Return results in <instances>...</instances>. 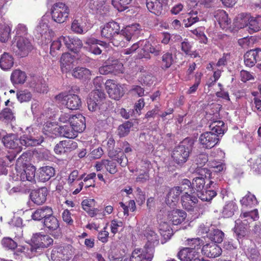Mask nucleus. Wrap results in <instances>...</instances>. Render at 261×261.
<instances>
[{"label":"nucleus","instance_id":"f8f14e48","mask_svg":"<svg viewBox=\"0 0 261 261\" xmlns=\"http://www.w3.org/2000/svg\"><path fill=\"white\" fill-rule=\"evenodd\" d=\"M190 181L187 179H185L181 186L171 188L167 196V203L172 205V203H173V205H175V203L178 201L179 196L180 194L182 195L184 193L187 194L188 192H189V190L190 191H192L190 188Z\"/></svg>","mask_w":261,"mask_h":261},{"label":"nucleus","instance_id":"4c0bfd02","mask_svg":"<svg viewBox=\"0 0 261 261\" xmlns=\"http://www.w3.org/2000/svg\"><path fill=\"white\" fill-rule=\"evenodd\" d=\"M55 173L54 168L50 166H44L40 168L39 170V178L40 181L45 182L48 180Z\"/></svg>","mask_w":261,"mask_h":261},{"label":"nucleus","instance_id":"774afa93","mask_svg":"<svg viewBox=\"0 0 261 261\" xmlns=\"http://www.w3.org/2000/svg\"><path fill=\"white\" fill-rule=\"evenodd\" d=\"M173 61L172 55L166 53L162 56V67L163 68H168L171 65Z\"/></svg>","mask_w":261,"mask_h":261},{"label":"nucleus","instance_id":"b1692460","mask_svg":"<svg viewBox=\"0 0 261 261\" xmlns=\"http://www.w3.org/2000/svg\"><path fill=\"white\" fill-rule=\"evenodd\" d=\"M217 183L211 180L209 184L206 186V190L196 193V197H198L202 201H210L217 195L215 189L217 188Z\"/></svg>","mask_w":261,"mask_h":261},{"label":"nucleus","instance_id":"680f3d73","mask_svg":"<svg viewBox=\"0 0 261 261\" xmlns=\"http://www.w3.org/2000/svg\"><path fill=\"white\" fill-rule=\"evenodd\" d=\"M14 158L15 156H6L3 161L0 160V175L7 173L6 167L14 160Z\"/></svg>","mask_w":261,"mask_h":261},{"label":"nucleus","instance_id":"6e6d98bb","mask_svg":"<svg viewBox=\"0 0 261 261\" xmlns=\"http://www.w3.org/2000/svg\"><path fill=\"white\" fill-rule=\"evenodd\" d=\"M17 98L22 103L30 101L32 97V93L28 90H20L17 92Z\"/></svg>","mask_w":261,"mask_h":261},{"label":"nucleus","instance_id":"3c124183","mask_svg":"<svg viewBox=\"0 0 261 261\" xmlns=\"http://www.w3.org/2000/svg\"><path fill=\"white\" fill-rule=\"evenodd\" d=\"M159 230L161 235L165 239H169L173 234V230L170 225L167 222H163L160 224Z\"/></svg>","mask_w":261,"mask_h":261},{"label":"nucleus","instance_id":"393cba45","mask_svg":"<svg viewBox=\"0 0 261 261\" xmlns=\"http://www.w3.org/2000/svg\"><path fill=\"white\" fill-rule=\"evenodd\" d=\"M201 252L208 257L215 258L221 254L222 250L218 245L211 242L203 246Z\"/></svg>","mask_w":261,"mask_h":261},{"label":"nucleus","instance_id":"7c9ffc66","mask_svg":"<svg viewBox=\"0 0 261 261\" xmlns=\"http://www.w3.org/2000/svg\"><path fill=\"white\" fill-rule=\"evenodd\" d=\"M71 126H73L75 129L74 132L77 133H82L86 128V120L84 116L81 114H77L72 116L71 119Z\"/></svg>","mask_w":261,"mask_h":261},{"label":"nucleus","instance_id":"423d86ee","mask_svg":"<svg viewBox=\"0 0 261 261\" xmlns=\"http://www.w3.org/2000/svg\"><path fill=\"white\" fill-rule=\"evenodd\" d=\"M193 142L191 140L185 139L175 147L172 153V158L178 165L185 163L189 158Z\"/></svg>","mask_w":261,"mask_h":261},{"label":"nucleus","instance_id":"4be33fe9","mask_svg":"<svg viewBox=\"0 0 261 261\" xmlns=\"http://www.w3.org/2000/svg\"><path fill=\"white\" fill-rule=\"evenodd\" d=\"M87 19L84 17L76 16L72 22L71 30L75 33L83 34L86 33L90 29Z\"/></svg>","mask_w":261,"mask_h":261},{"label":"nucleus","instance_id":"de8ad7c7","mask_svg":"<svg viewBox=\"0 0 261 261\" xmlns=\"http://www.w3.org/2000/svg\"><path fill=\"white\" fill-rule=\"evenodd\" d=\"M205 184V179L202 176L194 178L193 180L192 184H191L190 186L192 191H190L189 190V192H190L191 193H193L194 192H193V191H194V189L196 191V193L202 191Z\"/></svg>","mask_w":261,"mask_h":261},{"label":"nucleus","instance_id":"cd10ccee","mask_svg":"<svg viewBox=\"0 0 261 261\" xmlns=\"http://www.w3.org/2000/svg\"><path fill=\"white\" fill-rule=\"evenodd\" d=\"M143 234L144 239L147 241L145 247L147 248H152L154 250V246L159 244V236L150 227L147 228Z\"/></svg>","mask_w":261,"mask_h":261},{"label":"nucleus","instance_id":"bf43d9fd","mask_svg":"<svg viewBox=\"0 0 261 261\" xmlns=\"http://www.w3.org/2000/svg\"><path fill=\"white\" fill-rule=\"evenodd\" d=\"M83 176L79 178V171L77 170H74L70 173L67 179V184L70 186L71 190H73L75 188L74 181L81 180Z\"/></svg>","mask_w":261,"mask_h":261},{"label":"nucleus","instance_id":"864d4df0","mask_svg":"<svg viewBox=\"0 0 261 261\" xmlns=\"http://www.w3.org/2000/svg\"><path fill=\"white\" fill-rule=\"evenodd\" d=\"M91 75L90 71L86 68L77 67L72 72V75L77 79H88Z\"/></svg>","mask_w":261,"mask_h":261},{"label":"nucleus","instance_id":"79ce46f5","mask_svg":"<svg viewBox=\"0 0 261 261\" xmlns=\"http://www.w3.org/2000/svg\"><path fill=\"white\" fill-rule=\"evenodd\" d=\"M240 203L243 208H251L257 204V201L253 194L248 192L240 200Z\"/></svg>","mask_w":261,"mask_h":261},{"label":"nucleus","instance_id":"2f4dec72","mask_svg":"<svg viewBox=\"0 0 261 261\" xmlns=\"http://www.w3.org/2000/svg\"><path fill=\"white\" fill-rule=\"evenodd\" d=\"M65 45L70 50L78 53L83 47L82 40L77 37L65 36Z\"/></svg>","mask_w":261,"mask_h":261},{"label":"nucleus","instance_id":"473e14b6","mask_svg":"<svg viewBox=\"0 0 261 261\" xmlns=\"http://www.w3.org/2000/svg\"><path fill=\"white\" fill-rule=\"evenodd\" d=\"M187 217L186 213L180 210H174L170 212L168 215V220L173 225H178L183 222Z\"/></svg>","mask_w":261,"mask_h":261},{"label":"nucleus","instance_id":"a18cd8bd","mask_svg":"<svg viewBox=\"0 0 261 261\" xmlns=\"http://www.w3.org/2000/svg\"><path fill=\"white\" fill-rule=\"evenodd\" d=\"M148 10L156 15H160L162 11V5L157 0H146Z\"/></svg>","mask_w":261,"mask_h":261},{"label":"nucleus","instance_id":"0e129e2a","mask_svg":"<svg viewBox=\"0 0 261 261\" xmlns=\"http://www.w3.org/2000/svg\"><path fill=\"white\" fill-rule=\"evenodd\" d=\"M115 140L113 138H110L107 141V146L108 151V156L110 158H113L116 156L117 151L114 150V147L115 146Z\"/></svg>","mask_w":261,"mask_h":261},{"label":"nucleus","instance_id":"412c9836","mask_svg":"<svg viewBox=\"0 0 261 261\" xmlns=\"http://www.w3.org/2000/svg\"><path fill=\"white\" fill-rule=\"evenodd\" d=\"M85 43L86 46L84 48L90 53L95 55H99L101 54L102 52L101 49L98 45L104 47H107L108 45L107 43L92 37L86 38Z\"/></svg>","mask_w":261,"mask_h":261},{"label":"nucleus","instance_id":"c9c22d12","mask_svg":"<svg viewBox=\"0 0 261 261\" xmlns=\"http://www.w3.org/2000/svg\"><path fill=\"white\" fill-rule=\"evenodd\" d=\"M53 214V210L49 206H43L36 210L32 214V218L35 221L45 219L47 216Z\"/></svg>","mask_w":261,"mask_h":261},{"label":"nucleus","instance_id":"052dcab7","mask_svg":"<svg viewBox=\"0 0 261 261\" xmlns=\"http://www.w3.org/2000/svg\"><path fill=\"white\" fill-rule=\"evenodd\" d=\"M132 0H112V4L119 11H123L127 8V6Z\"/></svg>","mask_w":261,"mask_h":261},{"label":"nucleus","instance_id":"1a4fd4ad","mask_svg":"<svg viewBox=\"0 0 261 261\" xmlns=\"http://www.w3.org/2000/svg\"><path fill=\"white\" fill-rule=\"evenodd\" d=\"M35 32L38 37L45 44L50 42L55 35V33L50 28L48 16L44 15L39 21L36 27Z\"/></svg>","mask_w":261,"mask_h":261},{"label":"nucleus","instance_id":"6ab92c4d","mask_svg":"<svg viewBox=\"0 0 261 261\" xmlns=\"http://www.w3.org/2000/svg\"><path fill=\"white\" fill-rule=\"evenodd\" d=\"M105 85L108 93L112 99L119 100L124 93L122 86L114 80H107Z\"/></svg>","mask_w":261,"mask_h":261},{"label":"nucleus","instance_id":"8fccbe9b","mask_svg":"<svg viewBox=\"0 0 261 261\" xmlns=\"http://www.w3.org/2000/svg\"><path fill=\"white\" fill-rule=\"evenodd\" d=\"M15 36L13 39L23 38L24 37H30L28 34V29L27 25L23 23H18L14 30Z\"/></svg>","mask_w":261,"mask_h":261},{"label":"nucleus","instance_id":"4468645a","mask_svg":"<svg viewBox=\"0 0 261 261\" xmlns=\"http://www.w3.org/2000/svg\"><path fill=\"white\" fill-rule=\"evenodd\" d=\"M195 192H188L181 195V204L182 206L188 211L193 212L195 215H199L202 213L198 206V200Z\"/></svg>","mask_w":261,"mask_h":261},{"label":"nucleus","instance_id":"a19ab883","mask_svg":"<svg viewBox=\"0 0 261 261\" xmlns=\"http://www.w3.org/2000/svg\"><path fill=\"white\" fill-rule=\"evenodd\" d=\"M261 30V15L253 17L249 15V30L250 34Z\"/></svg>","mask_w":261,"mask_h":261},{"label":"nucleus","instance_id":"5701e85b","mask_svg":"<svg viewBox=\"0 0 261 261\" xmlns=\"http://www.w3.org/2000/svg\"><path fill=\"white\" fill-rule=\"evenodd\" d=\"M94 167L97 171H101L105 169L107 172L112 174H114L117 172L116 162L108 159L97 161Z\"/></svg>","mask_w":261,"mask_h":261},{"label":"nucleus","instance_id":"bb28decb","mask_svg":"<svg viewBox=\"0 0 261 261\" xmlns=\"http://www.w3.org/2000/svg\"><path fill=\"white\" fill-rule=\"evenodd\" d=\"M48 191L46 188H42L39 189L34 190L30 194L31 200L37 205L42 204L46 200Z\"/></svg>","mask_w":261,"mask_h":261},{"label":"nucleus","instance_id":"e2e57ef3","mask_svg":"<svg viewBox=\"0 0 261 261\" xmlns=\"http://www.w3.org/2000/svg\"><path fill=\"white\" fill-rule=\"evenodd\" d=\"M2 244L7 250H14L17 246V243L10 238H4L2 241Z\"/></svg>","mask_w":261,"mask_h":261},{"label":"nucleus","instance_id":"7ed1b4c3","mask_svg":"<svg viewBox=\"0 0 261 261\" xmlns=\"http://www.w3.org/2000/svg\"><path fill=\"white\" fill-rule=\"evenodd\" d=\"M30 154L23 153L17 160L15 166V173L13 179L14 180H28L35 181L36 168L34 166L27 165Z\"/></svg>","mask_w":261,"mask_h":261},{"label":"nucleus","instance_id":"09e8293b","mask_svg":"<svg viewBox=\"0 0 261 261\" xmlns=\"http://www.w3.org/2000/svg\"><path fill=\"white\" fill-rule=\"evenodd\" d=\"M62 42L65 43V36H61L54 40L50 45V54L53 57H55L62 46Z\"/></svg>","mask_w":261,"mask_h":261},{"label":"nucleus","instance_id":"13d9d810","mask_svg":"<svg viewBox=\"0 0 261 261\" xmlns=\"http://www.w3.org/2000/svg\"><path fill=\"white\" fill-rule=\"evenodd\" d=\"M14 118V112L10 108L4 109L0 113V120L8 122Z\"/></svg>","mask_w":261,"mask_h":261},{"label":"nucleus","instance_id":"58836bf2","mask_svg":"<svg viewBox=\"0 0 261 261\" xmlns=\"http://www.w3.org/2000/svg\"><path fill=\"white\" fill-rule=\"evenodd\" d=\"M14 65V58L12 55L4 53L0 57V67L4 70L11 69Z\"/></svg>","mask_w":261,"mask_h":261},{"label":"nucleus","instance_id":"ea45409f","mask_svg":"<svg viewBox=\"0 0 261 261\" xmlns=\"http://www.w3.org/2000/svg\"><path fill=\"white\" fill-rule=\"evenodd\" d=\"M249 14L244 13L239 14L234 20L233 25L234 27L237 29L248 27V30H249Z\"/></svg>","mask_w":261,"mask_h":261},{"label":"nucleus","instance_id":"e433bc0d","mask_svg":"<svg viewBox=\"0 0 261 261\" xmlns=\"http://www.w3.org/2000/svg\"><path fill=\"white\" fill-rule=\"evenodd\" d=\"M12 25L4 22H0V41L7 42L11 36Z\"/></svg>","mask_w":261,"mask_h":261},{"label":"nucleus","instance_id":"c03bdc74","mask_svg":"<svg viewBox=\"0 0 261 261\" xmlns=\"http://www.w3.org/2000/svg\"><path fill=\"white\" fill-rule=\"evenodd\" d=\"M27 79L25 73L20 70H14L11 75V81L13 84H22Z\"/></svg>","mask_w":261,"mask_h":261},{"label":"nucleus","instance_id":"a878e982","mask_svg":"<svg viewBox=\"0 0 261 261\" xmlns=\"http://www.w3.org/2000/svg\"><path fill=\"white\" fill-rule=\"evenodd\" d=\"M106 1V0H90L88 5L93 13L103 15L109 11V9L105 4Z\"/></svg>","mask_w":261,"mask_h":261},{"label":"nucleus","instance_id":"f257e3e1","mask_svg":"<svg viewBox=\"0 0 261 261\" xmlns=\"http://www.w3.org/2000/svg\"><path fill=\"white\" fill-rule=\"evenodd\" d=\"M138 24H133L126 27L120 33V27L115 21H110L100 27V33L102 38L108 40H112L114 45L124 47L132 39V37L136 34L139 29Z\"/></svg>","mask_w":261,"mask_h":261},{"label":"nucleus","instance_id":"0eeeda50","mask_svg":"<svg viewBox=\"0 0 261 261\" xmlns=\"http://www.w3.org/2000/svg\"><path fill=\"white\" fill-rule=\"evenodd\" d=\"M139 47H142L141 50H143L144 51L143 54H141L140 56V58H149L148 53H150L155 56H158L162 50V45L161 44H154L152 45L147 40H142L136 43H134L130 48L125 50L124 51V54L129 55L132 54Z\"/></svg>","mask_w":261,"mask_h":261},{"label":"nucleus","instance_id":"72a5a7b5","mask_svg":"<svg viewBox=\"0 0 261 261\" xmlns=\"http://www.w3.org/2000/svg\"><path fill=\"white\" fill-rule=\"evenodd\" d=\"M96 202L94 199L87 198L83 200L82 206L85 211L91 217H95L98 208H95Z\"/></svg>","mask_w":261,"mask_h":261},{"label":"nucleus","instance_id":"49530a36","mask_svg":"<svg viewBox=\"0 0 261 261\" xmlns=\"http://www.w3.org/2000/svg\"><path fill=\"white\" fill-rule=\"evenodd\" d=\"M210 128L211 132H214L219 135L224 134L227 130V126L222 121L218 120L212 122L210 125Z\"/></svg>","mask_w":261,"mask_h":261},{"label":"nucleus","instance_id":"4d7b16f0","mask_svg":"<svg viewBox=\"0 0 261 261\" xmlns=\"http://www.w3.org/2000/svg\"><path fill=\"white\" fill-rule=\"evenodd\" d=\"M236 208L237 205L234 202H229L224 205L222 215L224 217H230L233 215L234 211Z\"/></svg>","mask_w":261,"mask_h":261},{"label":"nucleus","instance_id":"aec40b11","mask_svg":"<svg viewBox=\"0 0 261 261\" xmlns=\"http://www.w3.org/2000/svg\"><path fill=\"white\" fill-rule=\"evenodd\" d=\"M43 225L49 233L57 237L60 233V224L58 219L51 214L44 219Z\"/></svg>","mask_w":261,"mask_h":261},{"label":"nucleus","instance_id":"f03ea898","mask_svg":"<svg viewBox=\"0 0 261 261\" xmlns=\"http://www.w3.org/2000/svg\"><path fill=\"white\" fill-rule=\"evenodd\" d=\"M43 141L42 137L35 139L32 136H28L26 134L21 136L20 138L18 139L15 134H10L3 137V143L6 147L14 150V154L9 156L15 157L17 153L21 151L22 146L26 147L36 146L41 144Z\"/></svg>","mask_w":261,"mask_h":261},{"label":"nucleus","instance_id":"2eb2a0df","mask_svg":"<svg viewBox=\"0 0 261 261\" xmlns=\"http://www.w3.org/2000/svg\"><path fill=\"white\" fill-rule=\"evenodd\" d=\"M57 101L65 104L67 108L70 110H77L81 106V100L78 95L69 94L65 95L64 94H60L56 96Z\"/></svg>","mask_w":261,"mask_h":261},{"label":"nucleus","instance_id":"c756f323","mask_svg":"<svg viewBox=\"0 0 261 261\" xmlns=\"http://www.w3.org/2000/svg\"><path fill=\"white\" fill-rule=\"evenodd\" d=\"M214 17L223 30H227L230 28L231 21L228 18V15L225 11L223 10H217L215 12Z\"/></svg>","mask_w":261,"mask_h":261},{"label":"nucleus","instance_id":"37998d69","mask_svg":"<svg viewBox=\"0 0 261 261\" xmlns=\"http://www.w3.org/2000/svg\"><path fill=\"white\" fill-rule=\"evenodd\" d=\"M59 129L60 135L64 137L73 139L77 136L78 133L77 132H74L73 129H75L70 124L61 125Z\"/></svg>","mask_w":261,"mask_h":261},{"label":"nucleus","instance_id":"338daca9","mask_svg":"<svg viewBox=\"0 0 261 261\" xmlns=\"http://www.w3.org/2000/svg\"><path fill=\"white\" fill-rule=\"evenodd\" d=\"M131 127V123L129 122L124 123L120 125L118 128V133L120 137H124L127 135Z\"/></svg>","mask_w":261,"mask_h":261},{"label":"nucleus","instance_id":"39448f33","mask_svg":"<svg viewBox=\"0 0 261 261\" xmlns=\"http://www.w3.org/2000/svg\"><path fill=\"white\" fill-rule=\"evenodd\" d=\"M202 240L195 238L188 241L190 247L181 249L178 253V258L181 261H196L199 257L198 250L200 249Z\"/></svg>","mask_w":261,"mask_h":261},{"label":"nucleus","instance_id":"dca6fc26","mask_svg":"<svg viewBox=\"0 0 261 261\" xmlns=\"http://www.w3.org/2000/svg\"><path fill=\"white\" fill-rule=\"evenodd\" d=\"M31 241L33 243L31 247L32 252H36L37 249L47 248L53 243V240L49 236L40 233L34 234Z\"/></svg>","mask_w":261,"mask_h":261},{"label":"nucleus","instance_id":"c85d7f7f","mask_svg":"<svg viewBox=\"0 0 261 261\" xmlns=\"http://www.w3.org/2000/svg\"><path fill=\"white\" fill-rule=\"evenodd\" d=\"M74 59L69 53H64L60 58V67L63 73H67L73 67Z\"/></svg>","mask_w":261,"mask_h":261},{"label":"nucleus","instance_id":"9b49d317","mask_svg":"<svg viewBox=\"0 0 261 261\" xmlns=\"http://www.w3.org/2000/svg\"><path fill=\"white\" fill-rule=\"evenodd\" d=\"M69 8L64 3L58 2L54 4L50 9L52 20L58 23L65 22L69 14Z\"/></svg>","mask_w":261,"mask_h":261},{"label":"nucleus","instance_id":"6e6552de","mask_svg":"<svg viewBox=\"0 0 261 261\" xmlns=\"http://www.w3.org/2000/svg\"><path fill=\"white\" fill-rule=\"evenodd\" d=\"M12 48L16 55L26 57L34 49L33 40L30 37L13 39Z\"/></svg>","mask_w":261,"mask_h":261},{"label":"nucleus","instance_id":"603ef678","mask_svg":"<svg viewBox=\"0 0 261 261\" xmlns=\"http://www.w3.org/2000/svg\"><path fill=\"white\" fill-rule=\"evenodd\" d=\"M212 231L208 234V237L210 240L214 242V243H220L223 241L224 233L218 229H215L214 227H212Z\"/></svg>","mask_w":261,"mask_h":261},{"label":"nucleus","instance_id":"f3484780","mask_svg":"<svg viewBox=\"0 0 261 261\" xmlns=\"http://www.w3.org/2000/svg\"><path fill=\"white\" fill-rule=\"evenodd\" d=\"M153 253L152 248H137L132 252L129 261H151Z\"/></svg>","mask_w":261,"mask_h":261},{"label":"nucleus","instance_id":"ddd939ff","mask_svg":"<svg viewBox=\"0 0 261 261\" xmlns=\"http://www.w3.org/2000/svg\"><path fill=\"white\" fill-rule=\"evenodd\" d=\"M74 253V249L71 245L55 247L51 251V259L53 261H68Z\"/></svg>","mask_w":261,"mask_h":261},{"label":"nucleus","instance_id":"20e7f679","mask_svg":"<svg viewBox=\"0 0 261 261\" xmlns=\"http://www.w3.org/2000/svg\"><path fill=\"white\" fill-rule=\"evenodd\" d=\"M258 218V212L257 209L250 212H243L240 215V218L236 221L234 228V232L238 238H241L246 236L248 224L256 220Z\"/></svg>","mask_w":261,"mask_h":261},{"label":"nucleus","instance_id":"f704fd0d","mask_svg":"<svg viewBox=\"0 0 261 261\" xmlns=\"http://www.w3.org/2000/svg\"><path fill=\"white\" fill-rule=\"evenodd\" d=\"M260 51L261 49L258 48L248 51L244 55V63L246 66L250 67L253 66L256 63L258 53Z\"/></svg>","mask_w":261,"mask_h":261},{"label":"nucleus","instance_id":"5fc2aeb1","mask_svg":"<svg viewBox=\"0 0 261 261\" xmlns=\"http://www.w3.org/2000/svg\"><path fill=\"white\" fill-rule=\"evenodd\" d=\"M187 19H184V24L185 27L188 28L192 24L199 20V18L197 17V11L193 10L187 13L186 15Z\"/></svg>","mask_w":261,"mask_h":261},{"label":"nucleus","instance_id":"a211bd4d","mask_svg":"<svg viewBox=\"0 0 261 261\" xmlns=\"http://www.w3.org/2000/svg\"><path fill=\"white\" fill-rule=\"evenodd\" d=\"M199 141L202 148L211 149L218 144L219 138L214 132H205L200 135Z\"/></svg>","mask_w":261,"mask_h":261},{"label":"nucleus","instance_id":"69168bd1","mask_svg":"<svg viewBox=\"0 0 261 261\" xmlns=\"http://www.w3.org/2000/svg\"><path fill=\"white\" fill-rule=\"evenodd\" d=\"M123 227V223L121 221L117 219H114L111 221L110 229L111 231L114 234L117 233L120 229Z\"/></svg>","mask_w":261,"mask_h":261},{"label":"nucleus","instance_id":"9d476101","mask_svg":"<svg viewBox=\"0 0 261 261\" xmlns=\"http://www.w3.org/2000/svg\"><path fill=\"white\" fill-rule=\"evenodd\" d=\"M105 101V94L100 90H94L89 95L87 99L88 108L89 111L95 112L98 109L102 111L106 109Z\"/></svg>","mask_w":261,"mask_h":261}]
</instances>
